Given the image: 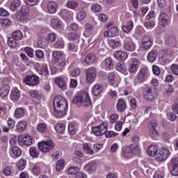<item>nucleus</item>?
Masks as SVG:
<instances>
[{
	"label": "nucleus",
	"mask_w": 178,
	"mask_h": 178,
	"mask_svg": "<svg viewBox=\"0 0 178 178\" xmlns=\"http://www.w3.org/2000/svg\"><path fill=\"white\" fill-rule=\"evenodd\" d=\"M56 9H58V3L55 1H49L47 3V10L49 13H56Z\"/></svg>",
	"instance_id": "nucleus-20"
},
{
	"label": "nucleus",
	"mask_w": 178,
	"mask_h": 178,
	"mask_svg": "<svg viewBox=\"0 0 178 178\" xmlns=\"http://www.w3.org/2000/svg\"><path fill=\"white\" fill-rule=\"evenodd\" d=\"M51 26L53 27V29H62V22H60V19L58 18H53L51 20Z\"/></svg>",
	"instance_id": "nucleus-23"
},
{
	"label": "nucleus",
	"mask_w": 178,
	"mask_h": 178,
	"mask_svg": "<svg viewBox=\"0 0 178 178\" xmlns=\"http://www.w3.org/2000/svg\"><path fill=\"white\" fill-rule=\"evenodd\" d=\"M11 151L17 158L22 156V149L19 148V147H13Z\"/></svg>",
	"instance_id": "nucleus-42"
},
{
	"label": "nucleus",
	"mask_w": 178,
	"mask_h": 178,
	"mask_svg": "<svg viewBox=\"0 0 178 178\" xmlns=\"http://www.w3.org/2000/svg\"><path fill=\"white\" fill-rule=\"evenodd\" d=\"M36 129L39 133H45V131H47V125L45 123H40L37 125Z\"/></svg>",
	"instance_id": "nucleus-39"
},
{
	"label": "nucleus",
	"mask_w": 178,
	"mask_h": 178,
	"mask_svg": "<svg viewBox=\"0 0 178 178\" xmlns=\"http://www.w3.org/2000/svg\"><path fill=\"white\" fill-rule=\"evenodd\" d=\"M37 72L39 73V74H43V76H48V74H49L48 65L42 64L40 67L37 69Z\"/></svg>",
	"instance_id": "nucleus-21"
},
{
	"label": "nucleus",
	"mask_w": 178,
	"mask_h": 178,
	"mask_svg": "<svg viewBox=\"0 0 178 178\" xmlns=\"http://www.w3.org/2000/svg\"><path fill=\"white\" fill-rule=\"evenodd\" d=\"M94 31V27L92 26L90 24H86L85 26V33L88 34H91Z\"/></svg>",
	"instance_id": "nucleus-56"
},
{
	"label": "nucleus",
	"mask_w": 178,
	"mask_h": 178,
	"mask_svg": "<svg viewBox=\"0 0 178 178\" xmlns=\"http://www.w3.org/2000/svg\"><path fill=\"white\" fill-rule=\"evenodd\" d=\"M159 20L161 26H163V27H166V26L169 24V22H170L169 15H166L165 13H161L159 17Z\"/></svg>",
	"instance_id": "nucleus-14"
},
{
	"label": "nucleus",
	"mask_w": 178,
	"mask_h": 178,
	"mask_svg": "<svg viewBox=\"0 0 178 178\" xmlns=\"http://www.w3.org/2000/svg\"><path fill=\"white\" fill-rule=\"evenodd\" d=\"M24 114H25L24 108H18L15 110L14 116L17 119H20L23 118V116H24Z\"/></svg>",
	"instance_id": "nucleus-33"
},
{
	"label": "nucleus",
	"mask_w": 178,
	"mask_h": 178,
	"mask_svg": "<svg viewBox=\"0 0 178 178\" xmlns=\"http://www.w3.org/2000/svg\"><path fill=\"white\" fill-rule=\"evenodd\" d=\"M85 62L87 63V65H91L94 63V62H95V54H94V53L89 54L86 56Z\"/></svg>",
	"instance_id": "nucleus-34"
},
{
	"label": "nucleus",
	"mask_w": 178,
	"mask_h": 178,
	"mask_svg": "<svg viewBox=\"0 0 178 178\" xmlns=\"http://www.w3.org/2000/svg\"><path fill=\"white\" fill-rule=\"evenodd\" d=\"M142 44L143 45H152L154 43L152 42V40H151L149 36H144L142 38Z\"/></svg>",
	"instance_id": "nucleus-44"
},
{
	"label": "nucleus",
	"mask_w": 178,
	"mask_h": 178,
	"mask_svg": "<svg viewBox=\"0 0 178 178\" xmlns=\"http://www.w3.org/2000/svg\"><path fill=\"white\" fill-rule=\"evenodd\" d=\"M23 83L27 86H37L40 83V78L35 75H28L24 79Z\"/></svg>",
	"instance_id": "nucleus-7"
},
{
	"label": "nucleus",
	"mask_w": 178,
	"mask_h": 178,
	"mask_svg": "<svg viewBox=\"0 0 178 178\" xmlns=\"http://www.w3.org/2000/svg\"><path fill=\"white\" fill-rule=\"evenodd\" d=\"M73 104H77V105H81L82 106H90L91 105V99L87 92H82L79 93L73 99Z\"/></svg>",
	"instance_id": "nucleus-1"
},
{
	"label": "nucleus",
	"mask_w": 178,
	"mask_h": 178,
	"mask_svg": "<svg viewBox=\"0 0 178 178\" xmlns=\"http://www.w3.org/2000/svg\"><path fill=\"white\" fill-rule=\"evenodd\" d=\"M13 37L17 40L20 41L23 38V33L20 31H15L13 33Z\"/></svg>",
	"instance_id": "nucleus-43"
},
{
	"label": "nucleus",
	"mask_w": 178,
	"mask_h": 178,
	"mask_svg": "<svg viewBox=\"0 0 178 178\" xmlns=\"http://www.w3.org/2000/svg\"><path fill=\"white\" fill-rule=\"evenodd\" d=\"M156 58H158V51L156 50L149 52L147 55L148 62H154V60H156Z\"/></svg>",
	"instance_id": "nucleus-30"
},
{
	"label": "nucleus",
	"mask_w": 178,
	"mask_h": 178,
	"mask_svg": "<svg viewBox=\"0 0 178 178\" xmlns=\"http://www.w3.org/2000/svg\"><path fill=\"white\" fill-rule=\"evenodd\" d=\"M18 144L19 145H31L33 144V137L30 135H20L18 137Z\"/></svg>",
	"instance_id": "nucleus-8"
},
{
	"label": "nucleus",
	"mask_w": 178,
	"mask_h": 178,
	"mask_svg": "<svg viewBox=\"0 0 178 178\" xmlns=\"http://www.w3.org/2000/svg\"><path fill=\"white\" fill-rule=\"evenodd\" d=\"M133 27H134V23H133V21H129L126 25L122 26V31L124 33H130Z\"/></svg>",
	"instance_id": "nucleus-31"
},
{
	"label": "nucleus",
	"mask_w": 178,
	"mask_h": 178,
	"mask_svg": "<svg viewBox=\"0 0 178 178\" xmlns=\"http://www.w3.org/2000/svg\"><path fill=\"white\" fill-rule=\"evenodd\" d=\"M91 9L93 13H99V12H101L102 8H101V6L98 4H93L91 6Z\"/></svg>",
	"instance_id": "nucleus-54"
},
{
	"label": "nucleus",
	"mask_w": 178,
	"mask_h": 178,
	"mask_svg": "<svg viewBox=\"0 0 178 178\" xmlns=\"http://www.w3.org/2000/svg\"><path fill=\"white\" fill-rule=\"evenodd\" d=\"M115 77H116V75L115 74V73L111 72L108 74V83L109 84H111V86H113V83H115Z\"/></svg>",
	"instance_id": "nucleus-52"
},
{
	"label": "nucleus",
	"mask_w": 178,
	"mask_h": 178,
	"mask_svg": "<svg viewBox=\"0 0 178 178\" xmlns=\"http://www.w3.org/2000/svg\"><path fill=\"white\" fill-rule=\"evenodd\" d=\"M156 152H158V147L154 145H149L147 148V154L150 155V156H155L156 155Z\"/></svg>",
	"instance_id": "nucleus-28"
},
{
	"label": "nucleus",
	"mask_w": 178,
	"mask_h": 178,
	"mask_svg": "<svg viewBox=\"0 0 178 178\" xmlns=\"http://www.w3.org/2000/svg\"><path fill=\"white\" fill-rule=\"evenodd\" d=\"M73 67H74V64H71V65L69 67V70H72L71 76H72V77H77V76L80 74V70L79 68L73 69Z\"/></svg>",
	"instance_id": "nucleus-36"
},
{
	"label": "nucleus",
	"mask_w": 178,
	"mask_h": 178,
	"mask_svg": "<svg viewBox=\"0 0 178 178\" xmlns=\"http://www.w3.org/2000/svg\"><path fill=\"white\" fill-rule=\"evenodd\" d=\"M158 95L154 89L147 88L146 92L144 94V98L147 99V101H154V99H156Z\"/></svg>",
	"instance_id": "nucleus-12"
},
{
	"label": "nucleus",
	"mask_w": 178,
	"mask_h": 178,
	"mask_svg": "<svg viewBox=\"0 0 178 178\" xmlns=\"http://www.w3.org/2000/svg\"><path fill=\"white\" fill-rule=\"evenodd\" d=\"M60 15L63 19H69L72 16V13L69 12L67 10H62L60 13Z\"/></svg>",
	"instance_id": "nucleus-47"
},
{
	"label": "nucleus",
	"mask_w": 178,
	"mask_h": 178,
	"mask_svg": "<svg viewBox=\"0 0 178 178\" xmlns=\"http://www.w3.org/2000/svg\"><path fill=\"white\" fill-rule=\"evenodd\" d=\"M102 86L100 84H96L94 86L93 89H92V94L95 97H98V95H101V92H102Z\"/></svg>",
	"instance_id": "nucleus-26"
},
{
	"label": "nucleus",
	"mask_w": 178,
	"mask_h": 178,
	"mask_svg": "<svg viewBox=\"0 0 178 178\" xmlns=\"http://www.w3.org/2000/svg\"><path fill=\"white\" fill-rule=\"evenodd\" d=\"M86 81L87 83H93L97 77V70L94 67H90L86 70Z\"/></svg>",
	"instance_id": "nucleus-10"
},
{
	"label": "nucleus",
	"mask_w": 178,
	"mask_h": 178,
	"mask_svg": "<svg viewBox=\"0 0 178 178\" xmlns=\"http://www.w3.org/2000/svg\"><path fill=\"white\" fill-rule=\"evenodd\" d=\"M54 108L67 110V100L60 95H57L54 99Z\"/></svg>",
	"instance_id": "nucleus-3"
},
{
	"label": "nucleus",
	"mask_w": 178,
	"mask_h": 178,
	"mask_svg": "<svg viewBox=\"0 0 178 178\" xmlns=\"http://www.w3.org/2000/svg\"><path fill=\"white\" fill-rule=\"evenodd\" d=\"M129 148H131V151L132 152L133 155H140V152H141V149H140V146L135 144L129 146Z\"/></svg>",
	"instance_id": "nucleus-35"
},
{
	"label": "nucleus",
	"mask_w": 178,
	"mask_h": 178,
	"mask_svg": "<svg viewBox=\"0 0 178 178\" xmlns=\"http://www.w3.org/2000/svg\"><path fill=\"white\" fill-rule=\"evenodd\" d=\"M129 63V72L130 73H136V72L138 70V65H140V61L137 58H131Z\"/></svg>",
	"instance_id": "nucleus-11"
},
{
	"label": "nucleus",
	"mask_w": 178,
	"mask_h": 178,
	"mask_svg": "<svg viewBox=\"0 0 178 178\" xmlns=\"http://www.w3.org/2000/svg\"><path fill=\"white\" fill-rule=\"evenodd\" d=\"M108 31L110 32V37H116L117 35H119V31L116 26L112 27Z\"/></svg>",
	"instance_id": "nucleus-48"
},
{
	"label": "nucleus",
	"mask_w": 178,
	"mask_h": 178,
	"mask_svg": "<svg viewBox=\"0 0 178 178\" xmlns=\"http://www.w3.org/2000/svg\"><path fill=\"white\" fill-rule=\"evenodd\" d=\"M56 40V35L55 33H50L47 38H42L38 41V45H49L51 42H54Z\"/></svg>",
	"instance_id": "nucleus-9"
},
{
	"label": "nucleus",
	"mask_w": 178,
	"mask_h": 178,
	"mask_svg": "<svg viewBox=\"0 0 178 178\" xmlns=\"http://www.w3.org/2000/svg\"><path fill=\"white\" fill-rule=\"evenodd\" d=\"M171 70L174 74H176L178 76V65L177 64H174L171 66Z\"/></svg>",
	"instance_id": "nucleus-64"
},
{
	"label": "nucleus",
	"mask_w": 178,
	"mask_h": 178,
	"mask_svg": "<svg viewBox=\"0 0 178 178\" xmlns=\"http://www.w3.org/2000/svg\"><path fill=\"white\" fill-rule=\"evenodd\" d=\"M20 0H14L10 6L11 10L13 12H15V10H17V8L20 6Z\"/></svg>",
	"instance_id": "nucleus-45"
},
{
	"label": "nucleus",
	"mask_w": 178,
	"mask_h": 178,
	"mask_svg": "<svg viewBox=\"0 0 178 178\" xmlns=\"http://www.w3.org/2000/svg\"><path fill=\"white\" fill-rule=\"evenodd\" d=\"M122 155L125 156V158H133V152H131V148L130 146L124 147L122 149Z\"/></svg>",
	"instance_id": "nucleus-27"
},
{
	"label": "nucleus",
	"mask_w": 178,
	"mask_h": 178,
	"mask_svg": "<svg viewBox=\"0 0 178 178\" xmlns=\"http://www.w3.org/2000/svg\"><path fill=\"white\" fill-rule=\"evenodd\" d=\"M55 84H57L58 87L63 90H66V82L65 81V79L62 77H56L54 79Z\"/></svg>",
	"instance_id": "nucleus-18"
},
{
	"label": "nucleus",
	"mask_w": 178,
	"mask_h": 178,
	"mask_svg": "<svg viewBox=\"0 0 178 178\" xmlns=\"http://www.w3.org/2000/svg\"><path fill=\"white\" fill-rule=\"evenodd\" d=\"M56 131L59 134H62V133H64L65 126V124L60 122L56 124L55 126Z\"/></svg>",
	"instance_id": "nucleus-37"
},
{
	"label": "nucleus",
	"mask_w": 178,
	"mask_h": 178,
	"mask_svg": "<svg viewBox=\"0 0 178 178\" xmlns=\"http://www.w3.org/2000/svg\"><path fill=\"white\" fill-rule=\"evenodd\" d=\"M33 173L35 176H38L40 173H41V164L40 163H36L34 165L33 168Z\"/></svg>",
	"instance_id": "nucleus-41"
},
{
	"label": "nucleus",
	"mask_w": 178,
	"mask_h": 178,
	"mask_svg": "<svg viewBox=\"0 0 178 178\" xmlns=\"http://www.w3.org/2000/svg\"><path fill=\"white\" fill-rule=\"evenodd\" d=\"M119 120V115L116 113H113L110 116V122L111 123H116Z\"/></svg>",
	"instance_id": "nucleus-61"
},
{
	"label": "nucleus",
	"mask_w": 178,
	"mask_h": 178,
	"mask_svg": "<svg viewBox=\"0 0 178 178\" xmlns=\"http://www.w3.org/2000/svg\"><path fill=\"white\" fill-rule=\"evenodd\" d=\"M165 175L161 170L156 171L154 175V178H163Z\"/></svg>",
	"instance_id": "nucleus-63"
},
{
	"label": "nucleus",
	"mask_w": 178,
	"mask_h": 178,
	"mask_svg": "<svg viewBox=\"0 0 178 178\" xmlns=\"http://www.w3.org/2000/svg\"><path fill=\"white\" fill-rule=\"evenodd\" d=\"M54 115L55 116H56L57 118H60V116H63V115H65V113H66L67 111L65 108H54Z\"/></svg>",
	"instance_id": "nucleus-38"
},
{
	"label": "nucleus",
	"mask_w": 178,
	"mask_h": 178,
	"mask_svg": "<svg viewBox=\"0 0 178 178\" xmlns=\"http://www.w3.org/2000/svg\"><path fill=\"white\" fill-rule=\"evenodd\" d=\"M108 130V123L104 122L97 127H92V131L95 136H104Z\"/></svg>",
	"instance_id": "nucleus-5"
},
{
	"label": "nucleus",
	"mask_w": 178,
	"mask_h": 178,
	"mask_svg": "<svg viewBox=\"0 0 178 178\" xmlns=\"http://www.w3.org/2000/svg\"><path fill=\"white\" fill-rule=\"evenodd\" d=\"M105 63H106V67H108V69H112V67H113V63L111 58H106L105 60Z\"/></svg>",
	"instance_id": "nucleus-59"
},
{
	"label": "nucleus",
	"mask_w": 178,
	"mask_h": 178,
	"mask_svg": "<svg viewBox=\"0 0 178 178\" xmlns=\"http://www.w3.org/2000/svg\"><path fill=\"white\" fill-rule=\"evenodd\" d=\"M149 76V73H148V70L146 69H142L138 73V80L140 83H144L147 78Z\"/></svg>",
	"instance_id": "nucleus-15"
},
{
	"label": "nucleus",
	"mask_w": 178,
	"mask_h": 178,
	"mask_svg": "<svg viewBox=\"0 0 178 178\" xmlns=\"http://www.w3.org/2000/svg\"><path fill=\"white\" fill-rule=\"evenodd\" d=\"M86 16H87V14L84 11H81L77 14L76 19L79 22H81V20H84L86 19Z\"/></svg>",
	"instance_id": "nucleus-55"
},
{
	"label": "nucleus",
	"mask_w": 178,
	"mask_h": 178,
	"mask_svg": "<svg viewBox=\"0 0 178 178\" xmlns=\"http://www.w3.org/2000/svg\"><path fill=\"white\" fill-rule=\"evenodd\" d=\"M83 149L88 155H94V150L91 149L88 143L83 144Z\"/></svg>",
	"instance_id": "nucleus-40"
},
{
	"label": "nucleus",
	"mask_w": 178,
	"mask_h": 178,
	"mask_svg": "<svg viewBox=\"0 0 178 178\" xmlns=\"http://www.w3.org/2000/svg\"><path fill=\"white\" fill-rule=\"evenodd\" d=\"M52 57L56 63H58L59 62V60H60V59L63 58V54H62L61 51H54L52 53Z\"/></svg>",
	"instance_id": "nucleus-29"
},
{
	"label": "nucleus",
	"mask_w": 178,
	"mask_h": 178,
	"mask_svg": "<svg viewBox=\"0 0 178 178\" xmlns=\"http://www.w3.org/2000/svg\"><path fill=\"white\" fill-rule=\"evenodd\" d=\"M29 153L32 158H38L40 156V150L37 147H31Z\"/></svg>",
	"instance_id": "nucleus-32"
},
{
	"label": "nucleus",
	"mask_w": 178,
	"mask_h": 178,
	"mask_svg": "<svg viewBox=\"0 0 178 178\" xmlns=\"http://www.w3.org/2000/svg\"><path fill=\"white\" fill-rule=\"evenodd\" d=\"M65 168V161L64 160H59L56 165V170L57 172H60L62 169Z\"/></svg>",
	"instance_id": "nucleus-46"
},
{
	"label": "nucleus",
	"mask_w": 178,
	"mask_h": 178,
	"mask_svg": "<svg viewBox=\"0 0 178 178\" xmlns=\"http://www.w3.org/2000/svg\"><path fill=\"white\" fill-rule=\"evenodd\" d=\"M11 99L13 101H17L20 98V91L17 88H15L11 92Z\"/></svg>",
	"instance_id": "nucleus-25"
},
{
	"label": "nucleus",
	"mask_w": 178,
	"mask_h": 178,
	"mask_svg": "<svg viewBox=\"0 0 178 178\" xmlns=\"http://www.w3.org/2000/svg\"><path fill=\"white\" fill-rule=\"evenodd\" d=\"M38 145L42 152H49L55 147V144L52 142V140L40 142Z\"/></svg>",
	"instance_id": "nucleus-4"
},
{
	"label": "nucleus",
	"mask_w": 178,
	"mask_h": 178,
	"mask_svg": "<svg viewBox=\"0 0 178 178\" xmlns=\"http://www.w3.org/2000/svg\"><path fill=\"white\" fill-rule=\"evenodd\" d=\"M24 51L26 52V54L29 58H34V49L31 47H26Z\"/></svg>",
	"instance_id": "nucleus-53"
},
{
	"label": "nucleus",
	"mask_w": 178,
	"mask_h": 178,
	"mask_svg": "<svg viewBox=\"0 0 178 178\" xmlns=\"http://www.w3.org/2000/svg\"><path fill=\"white\" fill-rule=\"evenodd\" d=\"M114 58L118 60H126L127 59V53L122 51H116L114 52Z\"/></svg>",
	"instance_id": "nucleus-17"
},
{
	"label": "nucleus",
	"mask_w": 178,
	"mask_h": 178,
	"mask_svg": "<svg viewBox=\"0 0 178 178\" xmlns=\"http://www.w3.org/2000/svg\"><path fill=\"white\" fill-rule=\"evenodd\" d=\"M16 124V121L12 119V118H9L8 120V127L9 129H13L15 125Z\"/></svg>",
	"instance_id": "nucleus-58"
},
{
	"label": "nucleus",
	"mask_w": 178,
	"mask_h": 178,
	"mask_svg": "<svg viewBox=\"0 0 178 178\" xmlns=\"http://www.w3.org/2000/svg\"><path fill=\"white\" fill-rule=\"evenodd\" d=\"M116 70L118 72H121L123 73V72H126V67L124 66V64L122 63H118L116 65Z\"/></svg>",
	"instance_id": "nucleus-51"
},
{
	"label": "nucleus",
	"mask_w": 178,
	"mask_h": 178,
	"mask_svg": "<svg viewBox=\"0 0 178 178\" xmlns=\"http://www.w3.org/2000/svg\"><path fill=\"white\" fill-rule=\"evenodd\" d=\"M26 129H27V122L24 120H20L16 124L15 131H17V133H23Z\"/></svg>",
	"instance_id": "nucleus-16"
},
{
	"label": "nucleus",
	"mask_w": 178,
	"mask_h": 178,
	"mask_svg": "<svg viewBox=\"0 0 178 178\" xmlns=\"http://www.w3.org/2000/svg\"><path fill=\"white\" fill-rule=\"evenodd\" d=\"M171 166L172 168L171 170L172 176H178V158L172 159Z\"/></svg>",
	"instance_id": "nucleus-19"
},
{
	"label": "nucleus",
	"mask_w": 178,
	"mask_h": 178,
	"mask_svg": "<svg viewBox=\"0 0 178 178\" xmlns=\"http://www.w3.org/2000/svg\"><path fill=\"white\" fill-rule=\"evenodd\" d=\"M79 172V168L77 167H70L68 169L69 175H76Z\"/></svg>",
	"instance_id": "nucleus-62"
},
{
	"label": "nucleus",
	"mask_w": 178,
	"mask_h": 178,
	"mask_svg": "<svg viewBox=\"0 0 178 178\" xmlns=\"http://www.w3.org/2000/svg\"><path fill=\"white\" fill-rule=\"evenodd\" d=\"M26 160H20L19 163H17V168L19 169V170H23L24 168H26Z\"/></svg>",
	"instance_id": "nucleus-57"
},
{
	"label": "nucleus",
	"mask_w": 178,
	"mask_h": 178,
	"mask_svg": "<svg viewBox=\"0 0 178 178\" xmlns=\"http://www.w3.org/2000/svg\"><path fill=\"white\" fill-rule=\"evenodd\" d=\"M118 112H124L126 111V102L123 99H119L116 105Z\"/></svg>",
	"instance_id": "nucleus-22"
},
{
	"label": "nucleus",
	"mask_w": 178,
	"mask_h": 178,
	"mask_svg": "<svg viewBox=\"0 0 178 178\" xmlns=\"http://www.w3.org/2000/svg\"><path fill=\"white\" fill-rule=\"evenodd\" d=\"M106 138H111V137H116V136H119L118 133H116L113 131H106V133H104Z\"/></svg>",
	"instance_id": "nucleus-50"
},
{
	"label": "nucleus",
	"mask_w": 178,
	"mask_h": 178,
	"mask_svg": "<svg viewBox=\"0 0 178 178\" xmlns=\"http://www.w3.org/2000/svg\"><path fill=\"white\" fill-rule=\"evenodd\" d=\"M67 6L70 8V9H74L75 8H77V6H79V4L74 1H71L67 3Z\"/></svg>",
	"instance_id": "nucleus-60"
},
{
	"label": "nucleus",
	"mask_w": 178,
	"mask_h": 178,
	"mask_svg": "<svg viewBox=\"0 0 178 178\" xmlns=\"http://www.w3.org/2000/svg\"><path fill=\"white\" fill-rule=\"evenodd\" d=\"M29 13H30V8L27 6H23L16 13V19L19 23H27L29 20Z\"/></svg>",
	"instance_id": "nucleus-2"
},
{
	"label": "nucleus",
	"mask_w": 178,
	"mask_h": 178,
	"mask_svg": "<svg viewBox=\"0 0 178 178\" xmlns=\"http://www.w3.org/2000/svg\"><path fill=\"white\" fill-rule=\"evenodd\" d=\"M10 88L8 85H5L4 86L0 88V97L5 98V97H8L9 94Z\"/></svg>",
	"instance_id": "nucleus-24"
},
{
	"label": "nucleus",
	"mask_w": 178,
	"mask_h": 178,
	"mask_svg": "<svg viewBox=\"0 0 178 178\" xmlns=\"http://www.w3.org/2000/svg\"><path fill=\"white\" fill-rule=\"evenodd\" d=\"M83 170L85 172H88L90 175L94 173L97 170V163L95 161H90L86 163L83 167Z\"/></svg>",
	"instance_id": "nucleus-13"
},
{
	"label": "nucleus",
	"mask_w": 178,
	"mask_h": 178,
	"mask_svg": "<svg viewBox=\"0 0 178 178\" xmlns=\"http://www.w3.org/2000/svg\"><path fill=\"white\" fill-rule=\"evenodd\" d=\"M144 26L145 29H147V30H151L154 29V27H155V22H154L153 21H149V22H145Z\"/></svg>",
	"instance_id": "nucleus-49"
},
{
	"label": "nucleus",
	"mask_w": 178,
	"mask_h": 178,
	"mask_svg": "<svg viewBox=\"0 0 178 178\" xmlns=\"http://www.w3.org/2000/svg\"><path fill=\"white\" fill-rule=\"evenodd\" d=\"M169 155H170V152L169 151V149L166 147H163L156 154V159L159 162H163V161H166L167 158H169Z\"/></svg>",
	"instance_id": "nucleus-6"
}]
</instances>
